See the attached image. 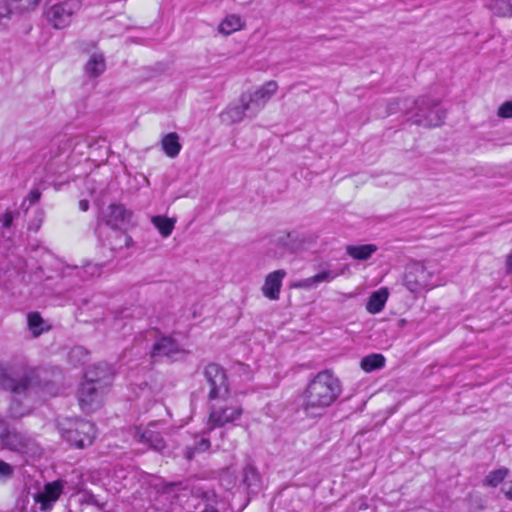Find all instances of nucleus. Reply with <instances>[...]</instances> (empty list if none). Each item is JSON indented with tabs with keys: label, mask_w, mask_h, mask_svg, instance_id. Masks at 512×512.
Here are the masks:
<instances>
[{
	"label": "nucleus",
	"mask_w": 512,
	"mask_h": 512,
	"mask_svg": "<svg viewBox=\"0 0 512 512\" xmlns=\"http://www.w3.org/2000/svg\"><path fill=\"white\" fill-rule=\"evenodd\" d=\"M37 384V371L25 359L0 362V389L12 394L8 407L10 418L17 419L30 413L31 406L26 401Z\"/></svg>",
	"instance_id": "nucleus-1"
},
{
	"label": "nucleus",
	"mask_w": 512,
	"mask_h": 512,
	"mask_svg": "<svg viewBox=\"0 0 512 512\" xmlns=\"http://www.w3.org/2000/svg\"><path fill=\"white\" fill-rule=\"evenodd\" d=\"M203 375L210 386L208 398L214 401L210 408L208 425L224 427L238 420L243 409L238 401L230 396L225 370L218 364H208Z\"/></svg>",
	"instance_id": "nucleus-2"
},
{
	"label": "nucleus",
	"mask_w": 512,
	"mask_h": 512,
	"mask_svg": "<svg viewBox=\"0 0 512 512\" xmlns=\"http://www.w3.org/2000/svg\"><path fill=\"white\" fill-rule=\"evenodd\" d=\"M341 393L340 380L331 370H322L309 380L303 392L296 397L295 409L306 417H320Z\"/></svg>",
	"instance_id": "nucleus-3"
},
{
	"label": "nucleus",
	"mask_w": 512,
	"mask_h": 512,
	"mask_svg": "<svg viewBox=\"0 0 512 512\" xmlns=\"http://www.w3.org/2000/svg\"><path fill=\"white\" fill-rule=\"evenodd\" d=\"M165 500L170 501L166 512H219L214 492L203 488L188 489L173 485L162 495Z\"/></svg>",
	"instance_id": "nucleus-4"
},
{
	"label": "nucleus",
	"mask_w": 512,
	"mask_h": 512,
	"mask_svg": "<svg viewBox=\"0 0 512 512\" xmlns=\"http://www.w3.org/2000/svg\"><path fill=\"white\" fill-rule=\"evenodd\" d=\"M402 104L408 109L407 119L418 126L438 127L443 124L446 117V111L441 104L427 96L419 97L414 101L405 99Z\"/></svg>",
	"instance_id": "nucleus-5"
},
{
	"label": "nucleus",
	"mask_w": 512,
	"mask_h": 512,
	"mask_svg": "<svg viewBox=\"0 0 512 512\" xmlns=\"http://www.w3.org/2000/svg\"><path fill=\"white\" fill-rule=\"evenodd\" d=\"M61 437L70 445L84 449L96 438L95 424L83 419H63L58 422Z\"/></svg>",
	"instance_id": "nucleus-6"
},
{
	"label": "nucleus",
	"mask_w": 512,
	"mask_h": 512,
	"mask_svg": "<svg viewBox=\"0 0 512 512\" xmlns=\"http://www.w3.org/2000/svg\"><path fill=\"white\" fill-rule=\"evenodd\" d=\"M63 490L64 483L61 480L46 483L43 489L32 494L31 499L27 495L22 500L20 512H50Z\"/></svg>",
	"instance_id": "nucleus-7"
},
{
	"label": "nucleus",
	"mask_w": 512,
	"mask_h": 512,
	"mask_svg": "<svg viewBox=\"0 0 512 512\" xmlns=\"http://www.w3.org/2000/svg\"><path fill=\"white\" fill-rule=\"evenodd\" d=\"M3 428L4 431L0 433V443L3 447L30 455H35L40 451L34 439L15 428L10 429L6 420Z\"/></svg>",
	"instance_id": "nucleus-8"
},
{
	"label": "nucleus",
	"mask_w": 512,
	"mask_h": 512,
	"mask_svg": "<svg viewBox=\"0 0 512 512\" xmlns=\"http://www.w3.org/2000/svg\"><path fill=\"white\" fill-rule=\"evenodd\" d=\"M434 273L425 264L413 262L406 267L404 285L413 293L428 290L437 284L433 281Z\"/></svg>",
	"instance_id": "nucleus-9"
},
{
	"label": "nucleus",
	"mask_w": 512,
	"mask_h": 512,
	"mask_svg": "<svg viewBox=\"0 0 512 512\" xmlns=\"http://www.w3.org/2000/svg\"><path fill=\"white\" fill-rule=\"evenodd\" d=\"M80 0H65L52 5L46 12L49 23L56 29L67 27L73 16L80 10Z\"/></svg>",
	"instance_id": "nucleus-10"
},
{
	"label": "nucleus",
	"mask_w": 512,
	"mask_h": 512,
	"mask_svg": "<svg viewBox=\"0 0 512 512\" xmlns=\"http://www.w3.org/2000/svg\"><path fill=\"white\" fill-rule=\"evenodd\" d=\"M163 425L162 422H150L144 429L138 428L134 437L138 442L161 452L166 448V442L162 436Z\"/></svg>",
	"instance_id": "nucleus-11"
},
{
	"label": "nucleus",
	"mask_w": 512,
	"mask_h": 512,
	"mask_svg": "<svg viewBox=\"0 0 512 512\" xmlns=\"http://www.w3.org/2000/svg\"><path fill=\"white\" fill-rule=\"evenodd\" d=\"M278 85L275 81H268L253 93H244L241 95V101H247L251 109V116H255L264 108L267 102L276 93Z\"/></svg>",
	"instance_id": "nucleus-12"
},
{
	"label": "nucleus",
	"mask_w": 512,
	"mask_h": 512,
	"mask_svg": "<svg viewBox=\"0 0 512 512\" xmlns=\"http://www.w3.org/2000/svg\"><path fill=\"white\" fill-rule=\"evenodd\" d=\"M186 351L171 336H160L152 344L150 356L153 359L166 357L173 361L180 359Z\"/></svg>",
	"instance_id": "nucleus-13"
},
{
	"label": "nucleus",
	"mask_w": 512,
	"mask_h": 512,
	"mask_svg": "<svg viewBox=\"0 0 512 512\" xmlns=\"http://www.w3.org/2000/svg\"><path fill=\"white\" fill-rule=\"evenodd\" d=\"M106 388L84 380L78 390V401L84 412H92L101 404L102 394Z\"/></svg>",
	"instance_id": "nucleus-14"
},
{
	"label": "nucleus",
	"mask_w": 512,
	"mask_h": 512,
	"mask_svg": "<svg viewBox=\"0 0 512 512\" xmlns=\"http://www.w3.org/2000/svg\"><path fill=\"white\" fill-rule=\"evenodd\" d=\"M131 212L124 205L112 203L102 212V220L113 230L120 228L130 222Z\"/></svg>",
	"instance_id": "nucleus-15"
},
{
	"label": "nucleus",
	"mask_w": 512,
	"mask_h": 512,
	"mask_svg": "<svg viewBox=\"0 0 512 512\" xmlns=\"http://www.w3.org/2000/svg\"><path fill=\"white\" fill-rule=\"evenodd\" d=\"M113 378V369L107 363H98L93 367L89 368L85 374V381L107 388Z\"/></svg>",
	"instance_id": "nucleus-16"
},
{
	"label": "nucleus",
	"mask_w": 512,
	"mask_h": 512,
	"mask_svg": "<svg viewBox=\"0 0 512 512\" xmlns=\"http://www.w3.org/2000/svg\"><path fill=\"white\" fill-rule=\"evenodd\" d=\"M286 276V271L283 269L276 270L266 276L265 283L262 287L264 296L271 300L279 299L282 280Z\"/></svg>",
	"instance_id": "nucleus-17"
},
{
	"label": "nucleus",
	"mask_w": 512,
	"mask_h": 512,
	"mask_svg": "<svg viewBox=\"0 0 512 512\" xmlns=\"http://www.w3.org/2000/svg\"><path fill=\"white\" fill-rule=\"evenodd\" d=\"M206 451H210V440L207 438L204 430L200 434L194 435L191 443L186 444L183 455L188 461H191L198 454Z\"/></svg>",
	"instance_id": "nucleus-18"
},
{
	"label": "nucleus",
	"mask_w": 512,
	"mask_h": 512,
	"mask_svg": "<svg viewBox=\"0 0 512 512\" xmlns=\"http://www.w3.org/2000/svg\"><path fill=\"white\" fill-rule=\"evenodd\" d=\"M251 116V109L249 105H247V101H241L239 99V104H234L229 107L221 114L222 121L234 124L241 122L245 116Z\"/></svg>",
	"instance_id": "nucleus-19"
},
{
	"label": "nucleus",
	"mask_w": 512,
	"mask_h": 512,
	"mask_svg": "<svg viewBox=\"0 0 512 512\" xmlns=\"http://www.w3.org/2000/svg\"><path fill=\"white\" fill-rule=\"evenodd\" d=\"M346 268L341 269L339 272L325 268L316 275L301 280L296 286L299 288H311L317 286L321 282H331L336 277L342 275Z\"/></svg>",
	"instance_id": "nucleus-20"
},
{
	"label": "nucleus",
	"mask_w": 512,
	"mask_h": 512,
	"mask_svg": "<svg viewBox=\"0 0 512 512\" xmlns=\"http://www.w3.org/2000/svg\"><path fill=\"white\" fill-rule=\"evenodd\" d=\"M276 242L287 250L296 251L305 248L307 239L305 235L292 231L279 236Z\"/></svg>",
	"instance_id": "nucleus-21"
},
{
	"label": "nucleus",
	"mask_w": 512,
	"mask_h": 512,
	"mask_svg": "<svg viewBox=\"0 0 512 512\" xmlns=\"http://www.w3.org/2000/svg\"><path fill=\"white\" fill-rule=\"evenodd\" d=\"M241 483L251 493H257L261 487L260 475L252 464H247L242 471Z\"/></svg>",
	"instance_id": "nucleus-22"
},
{
	"label": "nucleus",
	"mask_w": 512,
	"mask_h": 512,
	"mask_svg": "<svg viewBox=\"0 0 512 512\" xmlns=\"http://www.w3.org/2000/svg\"><path fill=\"white\" fill-rule=\"evenodd\" d=\"M389 293L387 288H381L373 292L366 304V309L371 314H377L381 312L387 302Z\"/></svg>",
	"instance_id": "nucleus-23"
},
{
	"label": "nucleus",
	"mask_w": 512,
	"mask_h": 512,
	"mask_svg": "<svg viewBox=\"0 0 512 512\" xmlns=\"http://www.w3.org/2000/svg\"><path fill=\"white\" fill-rule=\"evenodd\" d=\"M207 438L210 440V451L226 450L228 447L225 444L226 432L218 426L208 425L205 430Z\"/></svg>",
	"instance_id": "nucleus-24"
},
{
	"label": "nucleus",
	"mask_w": 512,
	"mask_h": 512,
	"mask_svg": "<svg viewBox=\"0 0 512 512\" xmlns=\"http://www.w3.org/2000/svg\"><path fill=\"white\" fill-rule=\"evenodd\" d=\"M161 146L164 153L170 158L177 157L182 148L179 135L176 132L165 134L161 139Z\"/></svg>",
	"instance_id": "nucleus-25"
},
{
	"label": "nucleus",
	"mask_w": 512,
	"mask_h": 512,
	"mask_svg": "<svg viewBox=\"0 0 512 512\" xmlns=\"http://www.w3.org/2000/svg\"><path fill=\"white\" fill-rule=\"evenodd\" d=\"M378 247L374 244H363V245H348L346 247V253L356 260H367L376 251Z\"/></svg>",
	"instance_id": "nucleus-26"
},
{
	"label": "nucleus",
	"mask_w": 512,
	"mask_h": 512,
	"mask_svg": "<svg viewBox=\"0 0 512 512\" xmlns=\"http://www.w3.org/2000/svg\"><path fill=\"white\" fill-rule=\"evenodd\" d=\"M28 328L34 337L50 329V325L41 317L38 312H30L27 315Z\"/></svg>",
	"instance_id": "nucleus-27"
},
{
	"label": "nucleus",
	"mask_w": 512,
	"mask_h": 512,
	"mask_svg": "<svg viewBox=\"0 0 512 512\" xmlns=\"http://www.w3.org/2000/svg\"><path fill=\"white\" fill-rule=\"evenodd\" d=\"M485 6L497 16L512 17V0H485Z\"/></svg>",
	"instance_id": "nucleus-28"
},
{
	"label": "nucleus",
	"mask_w": 512,
	"mask_h": 512,
	"mask_svg": "<svg viewBox=\"0 0 512 512\" xmlns=\"http://www.w3.org/2000/svg\"><path fill=\"white\" fill-rule=\"evenodd\" d=\"M106 68L105 58L102 54H93L85 65L86 74L90 77H98Z\"/></svg>",
	"instance_id": "nucleus-29"
},
{
	"label": "nucleus",
	"mask_w": 512,
	"mask_h": 512,
	"mask_svg": "<svg viewBox=\"0 0 512 512\" xmlns=\"http://www.w3.org/2000/svg\"><path fill=\"white\" fill-rule=\"evenodd\" d=\"M385 365V357L382 354L373 353L362 358L361 368L365 372H372L381 369Z\"/></svg>",
	"instance_id": "nucleus-30"
},
{
	"label": "nucleus",
	"mask_w": 512,
	"mask_h": 512,
	"mask_svg": "<svg viewBox=\"0 0 512 512\" xmlns=\"http://www.w3.org/2000/svg\"><path fill=\"white\" fill-rule=\"evenodd\" d=\"M109 245L112 251L128 247L132 242V238L122 230H113L109 235Z\"/></svg>",
	"instance_id": "nucleus-31"
},
{
	"label": "nucleus",
	"mask_w": 512,
	"mask_h": 512,
	"mask_svg": "<svg viewBox=\"0 0 512 512\" xmlns=\"http://www.w3.org/2000/svg\"><path fill=\"white\" fill-rule=\"evenodd\" d=\"M151 221L163 237H168L171 235L174 229L175 220L165 216L157 215L152 217Z\"/></svg>",
	"instance_id": "nucleus-32"
},
{
	"label": "nucleus",
	"mask_w": 512,
	"mask_h": 512,
	"mask_svg": "<svg viewBox=\"0 0 512 512\" xmlns=\"http://www.w3.org/2000/svg\"><path fill=\"white\" fill-rule=\"evenodd\" d=\"M242 27L241 18L237 15L227 16L219 25V32L224 35H230L231 33L239 30Z\"/></svg>",
	"instance_id": "nucleus-33"
},
{
	"label": "nucleus",
	"mask_w": 512,
	"mask_h": 512,
	"mask_svg": "<svg viewBox=\"0 0 512 512\" xmlns=\"http://www.w3.org/2000/svg\"><path fill=\"white\" fill-rule=\"evenodd\" d=\"M509 470L507 468H500L491 471L483 480L484 486L497 487L508 475Z\"/></svg>",
	"instance_id": "nucleus-34"
},
{
	"label": "nucleus",
	"mask_w": 512,
	"mask_h": 512,
	"mask_svg": "<svg viewBox=\"0 0 512 512\" xmlns=\"http://www.w3.org/2000/svg\"><path fill=\"white\" fill-rule=\"evenodd\" d=\"M13 14H18L15 10L11 0H5L0 2V28L7 25Z\"/></svg>",
	"instance_id": "nucleus-35"
},
{
	"label": "nucleus",
	"mask_w": 512,
	"mask_h": 512,
	"mask_svg": "<svg viewBox=\"0 0 512 512\" xmlns=\"http://www.w3.org/2000/svg\"><path fill=\"white\" fill-rule=\"evenodd\" d=\"M15 10L18 13L28 12L34 10L39 4L40 0H11Z\"/></svg>",
	"instance_id": "nucleus-36"
},
{
	"label": "nucleus",
	"mask_w": 512,
	"mask_h": 512,
	"mask_svg": "<svg viewBox=\"0 0 512 512\" xmlns=\"http://www.w3.org/2000/svg\"><path fill=\"white\" fill-rule=\"evenodd\" d=\"M15 469L9 463L0 460V483H5L14 475Z\"/></svg>",
	"instance_id": "nucleus-37"
},
{
	"label": "nucleus",
	"mask_w": 512,
	"mask_h": 512,
	"mask_svg": "<svg viewBox=\"0 0 512 512\" xmlns=\"http://www.w3.org/2000/svg\"><path fill=\"white\" fill-rule=\"evenodd\" d=\"M77 275L83 276V274L90 277L99 276L101 274V267L97 264H87L85 267L78 269L74 268Z\"/></svg>",
	"instance_id": "nucleus-38"
},
{
	"label": "nucleus",
	"mask_w": 512,
	"mask_h": 512,
	"mask_svg": "<svg viewBox=\"0 0 512 512\" xmlns=\"http://www.w3.org/2000/svg\"><path fill=\"white\" fill-rule=\"evenodd\" d=\"M41 198V191L39 188H33L31 189V191L29 192L28 196L26 197V199L22 202V208H25V209H28V207H25L26 205V201H29L30 202V205L31 204H34L36 202H38Z\"/></svg>",
	"instance_id": "nucleus-39"
},
{
	"label": "nucleus",
	"mask_w": 512,
	"mask_h": 512,
	"mask_svg": "<svg viewBox=\"0 0 512 512\" xmlns=\"http://www.w3.org/2000/svg\"><path fill=\"white\" fill-rule=\"evenodd\" d=\"M498 116L501 118H512V100L504 102L498 108Z\"/></svg>",
	"instance_id": "nucleus-40"
},
{
	"label": "nucleus",
	"mask_w": 512,
	"mask_h": 512,
	"mask_svg": "<svg viewBox=\"0 0 512 512\" xmlns=\"http://www.w3.org/2000/svg\"><path fill=\"white\" fill-rule=\"evenodd\" d=\"M14 213L11 211H6L4 215L2 216V227L3 228H10L14 219Z\"/></svg>",
	"instance_id": "nucleus-41"
},
{
	"label": "nucleus",
	"mask_w": 512,
	"mask_h": 512,
	"mask_svg": "<svg viewBox=\"0 0 512 512\" xmlns=\"http://www.w3.org/2000/svg\"><path fill=\"white\" fill-rule=\"evenodd\" d=\"M503 492L507 499L512 500V480L503 488Z\"/></svg>",
	"instance_id": "nucleus-42"
},
{
	"label": "nucleus",
	"mask_w": 512,
	"mask_h": 512,
	"mask_svg": "<svg viewBox=\"0 0 512 512\" xmlns=\"http://www.w3.org/2000/svg\"><path fill=\"white\" fill-rule=\"evenodd\" d=\"M506 268L508 272H512V252L507 256Z\"/></svg>",
	"instance_id": "nucleus-43"
},
{
	"label": "nucleus",
	"mask_w": 512,
	"mask_h": 512,
	"mask_svg": "<svg viewBox=\"0 0 512 512\" xmlns=\"http://www.w3.org/2000/svg\"><path fill=\"white\" fill-rule=\"evenodd\" d=\"M79 208L82 211H87L89 209V202H88V200H81L79 202Z\"/></svg>",
	"instance_id": "nucleus-44"
},
{
	"label": "nucleus",
	"mask_w": 512,
	"mask_h": 512,
	"mask_svg": "<svg viewBox=\"0 0 512 512\" xmlns=\"http://www.w3.org/2000/svg\"><path fill=\"white\" fill-rule=\"evenodd\" d=\"M74 354H77V355L84 354V349L82 347L74 348L71 351V355H74Z\"/></svg>",
	"instance_id": "nucleus-45"
},
{
	"label": "nucleus",
	"mask_w": 512,
	"mask_h": 512,
	"mask_svg": "<svg viewBox=\"0 0 512 512\" xmlns=\"http://www.w3.org/2000/svg\"><path fill=\"white\" fill-rule=\"evenodd\" d=\"M87 502H88V503H92V504L97 505V506L99 505V504H98V502H97V500H96V498L94 497V495H90V496L88 497Z\"/></svg>",
	"instance_id": "nucleus-46"
},
{
	"label": "nucleus",
	"mask_w": 512,
	"mask_h": 512,
	"mask_svg": "<svg viewBox=\"0 0 512 512\" xmlns=\"http://www.w3.org/2000/svg\"><path fill=\"white\" fill-rule=\"evenodd\" d=\"M4 421L5 419L0 415V433L4 431Z\"/></svg>",
	"instance_id": "nucleus-47"
},
{
	"label": "nucleus",
	"mask_w": 512,
	"mask_h": 512,
	"mask_svg": "<svg viewBox=\"0 0 512 512\" xmlns=\"http://www.w3.org/2000/svg\"><path fill=\"white\" fill-rule=\"evenodd\" d=\"M321 267H328L327 263L321 264Z\"/></svg>",
	"instance_id": "nucleus-48"
}]
</instances>
